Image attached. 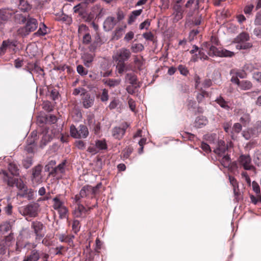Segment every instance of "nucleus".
<instances>
[{"instance_id":"obj_43","label":"nucleus","mask_w":261,"mask_h":261,"mask_svg":"<svg viewBox=\"0 0 261 261\" xmlns=\"http://www.w3.org/2000/svg\"><path fill=\"white\" fill-rule=\"evenodd\" d=\"M42 106L43 109L46 111L50 112L53 110L54 105L50 101L45 100L43 101Z\"/></svg>"},{"instance_id":"obj_62","label":"nucleus","mask_w":261,"mask_h":261,"mask_svg":"<svg viewBox=\"0 0 261 261\" xmlns=\"http://www.w3.org/2000/svg\"><path fill=\"white\" fill-rule=\"evenodd\" d=\"M86 93V90L82 88H79L75 89L73 91V94L75 96H77L80 95V96H82L84 95Z\"/></svg>"},{"instance_id":"obj_9","label":"nucleus","mask_w":261,"mask_h":261,"mask_svg":"<svg viewBox=\"0 0 261 261\" xmlns=\"http://www.w3.org/2000/svg\"><path fill=\"white\" fill-rule=\"evenodd\" d=\"M238 163L241 167L246 170H255V168L253 165L251 159L249 155L242 154L238 159Z\"/></svg>"},{"instance_id":"obj_35","label":"nucleus","mask_w":261,"mask_h":261,"mask_svg":"<svg viewBox=\"0 0 261 261\" xmlns=\"http://www.w3.org/2000/svg\"><path fill=\"white\" fill-rule=\"evenodd\" d=\"M83 59L84 60V65L89 67L90 66V64L93 61L94 57L92 55L90 54H85L83 57Z\"/></svg>"},{"instance_id":"obj_59","label":"nucleus","mask_w":261,"mask_h":261,"mask_svg":"<svg viewBox=\"0 0 261 261\" xmlns=\"http://www.w3.org/2000/svg\"><path fill=\"white\" fill-rule=\"evenodd\" d=\"M83 106L85 108L91 107L93 104V99H83Z\"/></svg>"},{"instance_id":"obj_18","label":"nucleus","mask_w":261,"mask_h":261,"mask_svg":"<svg viewBox=\"0 0 261 261\" xmlns=\"http://www.w3.org/2000/svg\"><path fill=\"white\" fill-rule=\"evenodd\" d=\"M12 19L18 23H23L25 22L27 16L22 14L18 10H14Z\"/></svg>"},{"instance_id":"obj_60","label":"nucleus","mask_w":261,"mask_h":261,"mask_svg":"<svg viewBox=\"0 0 261 261\" xmlns=\"http://www.w3.org/2000/svg\"><path fill=\"white\" fill-rule=\"evenodd\" d=\"M142 58V57H141V58H139L137 56H134V63L139 69H140L143 65V62L141 60Z\"/></svg>"},{"instance_id":"obj_16","label":"nucleus","mask_w":261,"mask_h":261,"mask_svg":"<svg viewBox=\"0 0 261 261\" xmlns=\"http://www.w3.org/2000/svg\"><path fill=\"white\" fill-rule=\"evenodd\" d=\"M41 166H37L33 169L32 180L33 182L38 184L41 181Z\"/></svg>"},{"instance_id":"obj_51","label":"nucleus","mask_w":261,"mask_h":261,"mask_svg":"<svg viewBox=\"0 0 261 261\" xmlns=\"http://www.w3.org/2000/svg\"><path fill=\"white\" fill-rule=\"evenodd\" d=\"M240 87L243 90H248L251 88L252 84L247 81H242L239 85Z\"/></svg>"},{"instance_id":"obj_50","label":"nucleus","mask_w":261,"mask_h":261,"mask_svg":"<svg viewBox=\"0 0 261 261\" xmlns=\"http://www.w3.org/2000/svg\"><path fill=\"white\" fill-rule=\"evenodd\" d=\"M11 225L9 222H4L0 225V231L3 233L8 232L11 229Z\"/></svg>"},{"instance_id":"obj_17","label":"nucleus","mask_w":261,"mask_h":261,"mask_svg":"<svg viewBox=\"0 0 261 261\" xmlns=\"http://www.w3.org/2000/svg\"><path fill=\"white\" fill-rule=\"evenodd\" d=\"M125 82L135 87H140L136 75L133 73H127L125 75Z\"/></svg>"},{"instance_id":"obj_41","label":"nucleus","mask_w":261,"mask_h":261,"mask_svg":"<svg viewBox=\"0 0 261 261\" xmlns=\"http://www.w3.org/2000/svg\"><path fill=\"white\" fill-rule=\"evenodd\" d=\"M57 211L59 214V217L60 219H65L67 217L68 211L65 205L59 209Z\"/></svg>"},{"instance_id":"obj_42","label":"nucleus","mask_w":261,"mask_h":261,"mask_svg":"<svg viewBox=\"0 0 261 261\" xmlns=\"http://www.w3.org/2000/svg\"><path fill=\"white\" fill-rule=\"evenodd\" d=\"M71 115L75 121H79L82 118V113L78 110H74L71 112Z\"/></svg>"},{"instance_id":"obj_40","label":"nucleus","mask_w":261,"mask_h":261,"mask_svg":"<svg viewBox=\"0 0 261 261\" xmlns=\"http://www.w3.org/2000/svg\"><path fill=\"white\" fill-rule=\"evenodd\" d=\"M205 139L214 145L217 142V135L216 134H208L205 136Z\"/></svg>"},{"instance_id":"obj_37","label":"nucleus","mask_w":261,"mask_h":261,"mask_svg":"<svg viewBox=\"0 0 261 261\" xmlns=\"http://www.w3.org/2000/svg\"><path fill=\"white\" fill-rule=\"evenodd\" d=\"M53 207L55 210L58 211L60 208L64 206V203L57 197L53 199Z\"/></svg>"},{"instance_id":"obj_5","label":"nucleus","mask_w":261,"mask_h":261,"mask_svg":"<svg viewBox=\"0 0 261 261\" xmlns=\"http://www.w3.org/2000/svg\"><path fill=\"white\" fill-rule=\"evenodd\" d=\"M49 255L41 250L32 249L24 257L23 261H39L40 259L48 258Z\"/></svg>"},{"instance_id":"obj_61","label":"nucleus","mask_w":261,"mask_h":261,"mask_svg":"<svg viewBox=\"0 0 261 261\" xmlns=\"http://www.w3.org/2000/svg\"><path fill=\"white\" fill-rule=\"evenodd\" d=\"M251 201L254 204H256L258 202H261V195H257L256 197L251 195L250 196Z\"/></svg>"},{"instance_id":"obj_47","label":"nucleus","mask_w":261,"mask_h":261,"mask_svg":"<svg viewBox=\"0 0 261 261\" xmlns=\"http://www.w3.org/2000/svg\"><path fill=\"white\" fill-rule=\"evenodd\" d=\"M253 132L251 128L248 129L247 130H244L242 133V135L246 140H249L252 137H256L255 134H253Z\"/></svg>"},{"instance_id":"obj_32","label":"nucleus","mask_w":261,"mask_h":261,"mask_svg":"<svg viewBox=\"0 0 261 261\" xmlns=\"http://www.w3.org/2000/svg\"><path fill=\"white\" fill-rule=\"evenodd\" d=\"M174 9L175 10V18L178 20L182 18L183 11L181 7L178 4L175 5L174 6Z\"/></svg>"},{"instance_id":"obj_13","label":"nucleus","mask_w":261,"mask_h":261,"mask_svg":"<svg viewBox=\"0 0 261 261\" xmlns=\"http://www.w3.org/2000/svg\"><path fill=\"white\" fill-rule=\"evenodd\" d=\"M129 126V124L125 122L122 124L121 127H116L113 129V136L116 139H120L125 133L126 129Z\"/></svg>"},{"instance_id":"obj_20","label":"nucleus","mask_w":261,"mask_h":261,"mask_svg":"<svg viewBox=\"0 0 261 261\" xmlns=\"http://www.w3.org/2000/svg\"><path fill=\"white\" fill-rule=\"evenodd\" d=\"M18 8L22 12H28L32 8L29 0H19Z\"/></svg>"},{"instance_id":"obj_8","label":"nucleus","mask_w":261,"mask_h":261,"mask_svg":"<svg viewBox=\"0 0 261 261\" xmlns=\"http://www.w3.org/2000/svg\"><path fill=\"white\" fill-rule=\"evenodd\" d=\"M131 55L129 49L122 47L116 50L112 58L115 62H125L129 60Z\"/></svg>"},{"instance_id":"obj_11","label":"nucleus","mask_w":261,"mask_h":261,"mask_svg":"<svg viewBox=\"0 0 261 261\" xmlns=\"http://www.w3.org/2000/svg\"><path fill=\"white\" fill-rule=\"evenodd\" d=\"M39 205L38 203L29 204L20 210L21 213L24 216L35 217L37 216Z\"/></svg>"},{"instance_id":"obj_30","label":"nucleus","mask_w":261,"mask_h":261,"mask_svg":"<svg viewBox=\"0 0 261 261\" xmlns=\"http://www.w3.org/2000/svg\"><path fill=\"white\" fill-rule=\"evenodd\" d=\"M10 238L8 237L5 240L0 241V254H4L9 245Z\"/></svg>"},{"instance_id":"obj_63","label":"nucleus","mask_w":261,"mask_h":261,"mask_svg":"<svg viewBox=\"0 0 261 261\" xmlns=\"http://www.w3.org/2000/svg\"><path fill=\"white\" fill-rule=\"evenodd\" d=\"M132 152V149L130 148H127L123 150L122 152V158L123 159H127L131 153Z\"/></svg>"},{"instance_id":"obj_33","label":"nucleus","mask_w":261,"mask_h":261,"mask_svg":"<svg viewBox=\"0 0 261 261\" xmlns=\"http://www.w3.org/2000/svg\"><path fill=\"white\" fill-rule=\"evenodd\" d=\"M121 82L120 79H108L105 81V84L110 88H114L118 86Z\"/></svg>"},{"instance_id":"obj_64","label":"nucleus","mask_w":261,"mask_h":261,"mask_svg":"<svg viewBox=\"0 0 261 261\" xmlns=\"http://www.w3.org/2000/svg\"><path fill=\"white\" fill-rule=\"evenodd\" d=\"M143 37L147 40L153 41L154 36L153 34L150 32L144 33L143 34Z\"/></svg>"},{"instance_id":"obj_7","label":"nucleus","mask_w":261,"mask_h":261,"mask_svg":"<svg viewBox=\"0 0 261 261\" xmlns=\"http://www.w3.org/2000/svg\"><path fill=\"white\" fill-rule=\"evenodd\" d=\"M70 132L71 136L74 138H85L89 135L88 128L83 124H81L77 128L72 125Z\"/></svg>"},{"instance_id":"obj_10","label":"nucleus","mask_w":261,"mask_h":261,"mask_svg":"<svg viewBox=\"0 0 261 261\" xmlns=\"http://www.w3.org/2000/svg\"><path fill=\"white\" fill-rule=\"evenodd\" d=\"M208 54L211 56H216L220 57H231L234 55L233 52L225 49H218L213 45L210 46Z\"/></svg>"},{"instance_id":"obj_55","label":"nucleus","mask_w":261,"mask_h":261,"mask_svg":"<svg viewBox=\"0 0 261 261\" xmlns=\"http://www.w3.org/2000/svg\"><path fill=\"white\" fill-rule=\"evenodd\" d=\"M46 25L43 23L42 27H40L39 29L34 34L37 36H43L47 34Z\"/></svg>"},{"instance_id":"obj_23","label":"nucleus","mask_w":261,"mask_h":261,"mask_svg":"<svg viewBox=\"0 0 261 261\" xmlns=\"http://www.w3.org/2000/svg\"><path fill=\"white\" fill-rule=\"evenodd\" d=\"M35 192L33 190L28 188L23 193L18 194V196L21 197H26L28 200L33 199L35 197Z\"/></svg>"},{"instance_id":"obj_31","label":"nucleus","mask_w":261,"mask_h":261,"mask_svg":"<svg viewBox=\"0 0 261 261\" xmlns=\"http://www.w3.org/2000/svg\"><path fill=\"white\" fill-rule=\"evenodd\" d=\"M142 9L135 10L132 12L129 17V19L128 20V23L129 24H131L133 22H134L136 20L137 17L139 16L142 13Z\"/></svg>"},{"instance_id":"obj_52","label":"nucleus","mask_w":261,"mask_h":261,"mask_svg":"<svg viewBox=\"0 0 261 261\" xmlns=\"http://www.w3.org/2000/svg\"><path fill=\"white\" fill-rule=\"evenodd\" d=\"M8 169L9 171L13 175H18L19 174L17 167L14 164L10 163L9 165Z\"/></svg>"},{"instance_id":"obj_49","label":"nucleus","mask_w":261,"mask_h":261,"mask_svg":"<svg viewBox=\"0 0 261 261\" xmlns=\"http://www.w3.org/2000/svg\"><path fill=\"white\" fill-rule=\"evenodd\" d=\"M22 164L25 169L29 168L33 164L32 156H28L25 158L22 161Z\"/></svg>"},{"instance_id":"obj_14","label":"nucleus","mask_w":261,"mask_h":261,"mask_svg":"<svg viewBox=\"0 0 261 261\" xmlns=\"http://www.w3.org/2000/svg\"><path fill=\"white\" fill-rule=\"evenodd\" d=\"M217 142V144L216 147L213 146L211 147L214 148V151L215 153L217 154L219 156H222L225 154V152L227 149V147L226 146L224 141L219 140Z\"/></svg>"},{"instance_id":"obj_46","label":"nucleus","mask_w":261,"mask_h":261,"mask_svg":"<svg viewBox=\"0 0 261 261\" xmlns=\"http://www.w3.org/2000/svg\"><path fill=\"white\" fill-rule=\"evenodd\" d=\"M253 132V134L257 137L259 134L261 133V121H257L254 124L253 127L251 128Z\"/></svg>"},{"instance_id":"obj_3","label":"nucleus","mask_w":261,"mask_h":261,"mask_svg":"<svg viewBox=\"0 0 261 261\" xmlns=\"http://www.w3.org/2000/svg\"><path fill=\"white\" fill-rule=\"evenodd\" d=\"M101 186V183H98L95 187L89 185L85 186L82 188L79 194L76 196H80V200H81V198L84 197L93 198L94 195L98 193V190Z\"/></svg>"},{"instance_id":"obj_48","label":"nucleus","mask_w":261,"mask_h":261,"mask_svg":"<svg viewBox=\"0 0 261 261\" xmlns=\"http://www.w3.org/2000/svg\"><path fill=\"white\" fill-rule=\"evenodd\" d=\"M144 48V46L141 43L134 44L131 46V49L134 53H137L143 50Z\"/></svg>"},{"instance_id":"obj_27","label":"nucleus","mask_w":261,"mask_h":261,"mask_svg":"<svg viewBox=\"0 0 261 261\" xmlns=\"http://www.w3.org/2000/svg\"><path fill=\"white\" fill-rule=\"evenodd\" d=\"M229 180L230 184L233 187L234 194L236 197H237L239 195L238 189L239 186L237 180L234 177L230 175L229 176Z\"/></svg>"},{"instance_id":"obj_39","label":"nucleus","mask_w":261,"mask_h":261,"mask_svg":"<svg viewBox=\"0 0 261 261\" xmlns=\"http://www.w3.org/2000/svg\"><path fill=\"white\" fill-rule=\"evenodd\" d=\"M202 49H200L198 52V54H195L194 56H193L192 60L194 62H196L198 58H200V59H204L206 60L208 57L207 56L203 53Z\"/></svg>"},{"instance_id":"obj_44","label":"nucleus","mask_w":261,"mask_h":261,"mask_svg":"<svg viewBox=\"0 0 261 261\" xmlns=\"http://www.w3.org/2000/svg\"><path fill=\"white\" fill-rule=\"evenodd\" d=\"M139 87H135L130 85L126 88L127 92L134 96H138V88Z\"/></svg>"},{"instance_id":"obj_22","label":"nucleus","mask_w":261,"mask_h":261,"mask_svg":"<svg viewBox=\"0 0 261 261\" xmlns=\"http://www.w3.org/2000/svg\"><path fill=\"white\" fill-rule=\"evenodd\" d=\"M208 123L207 118L203 116L197 117L195 121L194 125L198 128H201L206 125Z\"/></svg>"},{"instance_id":"obj_36","label":"nucleus","mask_w":261,"mask_h":261,"mask_svg":"<svg viewBox=\"0 0 261 261\" xmlns=\"http://www.w3.org/2000/svg\"><path fill=\"white\" fill-rule=\"evenodd\" d=\"M95 146L98 151L101 150L106 149L107 148V145L105 140H97L95 143Z\"/></svg>"},{"instance_id":"obj_56","label":"nucleus","mask_w":261,"mask_h":261,"mask_svg":"<svg viewBox=\"0 0 261 261\" xmlns=\"http://www.w3.org/2000/svg\"><path fill=\"white\" fill-rule=\"evenodd\" d=\"M76 70L81 76L86 75L88 73V70L82 65H79L76 67Z\"/></svg>"},{"instance_id":"obj_58","label":"nucleus","mask_w":261,"mask_h":261,"mask_svg":"<svg viewBox=\"0 0 261 261\" xmlns=\"http://www.w3.org/2000/svg\"><path fill=\"white\" fill-rule=\"evenodd\" d=\"M80 223L79 221L74 220L72 223V230L75 233H77L80 228Z\"/></svg>"},{"instance_id":"obj_53","label":"nucleus","mask_w":261,"mask_h":261,"mask_svg":"<svg viewBox=\"0 0 261 261\" xmlns=\"http://www.w3.org/2000/svg\"><path fill=\"white\" fill-rule=\"evenodd\" d=\"M241 122L244 125H246L248 124L250 121V116L248 114H244L241 117L240 119Z\"/></svg>"},{"instance_id":"obj_45","label":"nucleus","mask_w":261,"mask_h":261,"mask_svg":"<svg viewBox=\"0 0 261 261\" xmlns=\"http://www.w3.org/2000/svg\"><path fill=\"white\" fill-rule=\"evenodd\" d=\"M16 187L23 193L27 188L25 184L20 179L15 180Z\"/></svg>"},{"instance_id":"obj_19","label":"nucleus","mask_w":261,"mask_h":261,"mask_svg":"<svg viewBox=\"0 0 261 261\" xmlns=\"http://www.w3.org/2000/svg\"><path fill=\"white\" fill-rule=\"evenodd\" d=\"M199 101H198L197 103V101L194 99H190L189 101L188 108L195 113L202 112V109L199 106Z\"/></svg>"},{"instance_id":"obj_38","label":"nucleus","mask_w":261,"mask_h":261,"mask_svg":"<svg viewBox=\"0 0 261 261\" xmlns=\"http://www.w3.org/2000/svg\"><path fill=\"white\" fill-rule=\"evenodd\" d=\"M221 160V164L224 168H229L230 165V159L228 155L224 154Z\"/></svg>"},{"instance_id":"obj_24","label":"nucleus","mask_w":261,"mask_h":261,"mask_svg":"<svg viewBox=\"0 0 261 261\" xmlns=\"http://www.w3.org/2000/svg\"><path fill=\"white\" fill-rule=\"evenodd\" d=\"M27 145L25 147V150L28 153H33L35 147V138L32 137L30 138L29 137L27 139Z\"/></svg>"},{"instance_id":"obj_54","label":"nucleus","mask_w":261,"mask_h":261,"mask_svg":"<svg viewBox=\"0 0 261 261\" xmlns=\"http://www.w3.org/2000/svg\"><path fill=\"white\" fill-rule=\"evenodd\" d=\"M242 129V125L239 123H236L234 124L232 130L231 131V135L232 137H233L234 133H239Z\"/></svg>"},{"instance_id":"obj_6","label":"nucleus","mask_w":261,"mask_h":261,"mask_svg":"<svg viewBox=\"0 0 261 261\" xmlns=\"http://www.w3.org/2000/svg\"><path fill=\"white\" fill-rule=\"evenodd\" d=\"M31 227L35 234L37 241H40L44 237L46 228L42 223L37 221H33L31 223Z\"/></svg>"},{"instance_id":"obj_2","label":"nucleus","mask_w":261,"mask_h":261,"mask_svg":"<svg viewBox=\"0 0 261 261\" xmlns=\"http://www.w3.org/2000/svg\"><path fill=\"white\" fill-rule=\"evenodd\" d=\"M250 39L248 33L242 32L234 38L233 42L237 43L236 48L238 49H247L252 47V44L249 42H246Z\"/></svg>"},{"instance_id":"obj_25","label":"nucleus","mask_w":261,"mask_h":261,"mask_svg":"<svg viewBox=\"0 0 261 261\" xmlns=\"http://www.w3.org/2000/svg\"><path fill=\"white\" fill-rule=\"evenodd\" d=\"M116 62L117 63L116 68L118 73L122 74L124 72L128 70V66L125 63V62Z\"/></svg>"},{"instance_id":"obj_1","label":"nucleus","mask_w":261,"mask_h":261,"mask_svg":"<svg viewBox=\"0 0 261 261\" xmlns=\"http://www.w3.org/2000/svg\"><path fill=\"white\" fill-rule=\"evenodd\" d=\"M26 23L24 27L20 28L17 30V33L22 36L29 35L31 32H34L37 28L38 21L30 15L27 16L25 20Z\"/></svg>"},{"instance_id":"obj_12","label":"nucleus","mask_w":261,"mask_h":261,"mask_svg":"<svg viewBox=\"0 0 261 261\" xmlns=\"http://www.w3.org/2000/svg\"><path fill=\"white\" fill-rule=\"evenodd\" d=\"M14 13V10L10 9L0 10V26L3 23L2 21H6L12 19Z\"/></svg>"},{"instance_id":"obj_29","label":"nucleus","mask_w":261,"mask_h":261,"mask_svg":"<svg viewBox=\"0 0 261 261\" xmlns=\"http://www.w3.org/2000/svg\"><path fill=\"white\" fill-rule=\"evenodd\" d=\"M57 236L61 242L67 243L69 244L73 242V239L74 237V236H66L63 233L58 234Z\"/></svg>"},{"instance_id":"obj_57","label":"nucleus","mask_w":261,"mask_h":261,"mask_svg":"<svg viewBox=\"0 0 261 261\" xmlns=\"http://www.w3.org/2000/svg\"><path fill=\"white\" fill-rule=\"evenodd\" d=\"M252 187L253 191L256 194V195H261L260 194V189L257 182H256L255 181H253L252 183Z\"/></svg>"},{"instance_id":"obj_15","label":"nucleus","mask_w":261,"mask_h":261,"mask_svg":"<svg viewBox=\"0 0 261 261\" xmlns=\"http://www.w3.org/2000/svg\"><path fill=\"white\" fill-rule=\"evenodd\" d=\"M117 21L114 17H108L103 22V27L106 31L112 30L116 24Z\"/></svg>"},{"instance_id":"obj_26","label":"nucleus","mask_w":261,"mask_h":261,"mask_svg":"<svg viewBox=\"0 0 261 261\" xmlns=\"http://www.w3.org/2000/svg\"><path fill=\"white\" fill-rule=\"evenodd\" d=\"M53 138V135L49 131V129H45L43 132V136L41 142L44 145H45L46 143L49 142Z\"/></svg>"},{"instance_id":"obj_34","label":"nucleus","mask_w":261,"mask_h":261,"mask_svg":"<svg viewBox=\"0 0 261 261\" xmlns=\"http://www.w3.org/2000/svg\"><path fill=\"white\" fill-rule=\"evenodd\" d=\"M101 44V39L99 35H97L95 37V40L90 45L89 49L90 51H94L97 46Z\"/></svg>"},{"instance_id":"obj_28","label":"nucleus","mask_w":261,"mask_h":261,"mask_svg":"<svg viewBox=\"0 0 261 261\" xmlns=\"http://www.w3.org/2000/svg\"><path fill=\"white\" fill-rule=\"evenodd\" d=\"M66 164V161H63L61 163L59 164L57 167H55L51 171L52 174L57 175L59 173H63L65 172V166Z\"/></svg>"},{"instance_id":"obj_21","label":"nucleus","mask_w":261,"mask_h":261,"mask_svg":"<svg viewBox=\"0 0 261 261\" xmlns=\"http://www.w3.org/2000/svg\"><path fill=\"white\" fill-rule=\"evenodd\" d=\"M15 46H16V41L9 40L4 41L0 47V54H4L7 48H11Z\"/></svg>"},{"instance_id":"obj_4","label":"nucleus","mask_w":261,"mask_h":261,"mask_svg":"<svg viewBox=\"0 0 261 261\" xmlns=\"http://www.w3.org/2000/svg\"><path fill=\"white\" fill-rule=\"evenodd\" d=\"M74 200L76 204L73 212L74 217L81 218H85L88 214V211L92 208L89 207L87 209L83 204H82L81 202L82 201L80 200V196H75Z\"/></svg>"}]
</instances>
